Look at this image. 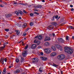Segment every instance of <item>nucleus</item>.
I'll use <instances>...</instances> for the list:
<instances>
[{
	"label": "nucleus",
	"instance_id": "nucleus-1",
	"mask_svg": "<svg viewBox=\"0 0 74 74\" xmlns=\"http://www.w3.org/2000/svg\"><path fill=\"white\" fill-rule=\"evenodd\" d=\"M65 52L68 54H71L73 53V49L71 48L66 47L64 48Z\"/></svg>",
	"mask_w": 74,
	"mask_h": 74
},
{
	"label": "nucleus",
	"instance_id": "nucleus-2",
	"mask_svg": "<svg viewBox=\"0 0 74 74\" xmlns=\"http://www.w3.org/2000/svg\"><path fill=\"white\" fill-rule=\"evenodd\" d=\"M65 57V56L64 55H59L58 56V60H62L64 59Z\"/></svg>",
	"mask_w": 74,
	"mask_h": 74
},
{
	"label": "nucleus",
	"instance_id": "nucleus-3",
	"mask_svg": "<svg viewBox=\"0 0 74 74\" xmlns=\"http://www.w3.org/2000/svg\"><path fill=\"white\" fill-rule=\"evenodd\" d=\"M45 51L47 54H49L51 53V49H50L49 48L46 49H45Z\"/></svg>",
	"mask_w": 74,
	"mask_h": 74
},
{
	"label": "nucleus",
	"instance_id": "nucleus-4",
	"mask_svg": "<svg viewBox=\"0 0 74 74\" xmlns=\"http://www.w3.org/2000/svg\"><path fill=\"white\" fill-rule=\"evenodd\" d=\"M27 51H25L23 52L22 53V55L23 57L25 58L27 54Z\"/></svg>",
	"mask_w": 74,
	"mask_h": 74
},
{
	"label": "nucleus",
	"instance_id": "nucleus-5",
	"mask_svg": "<svg viewBox=\"0 0 74 74\" xmlns=\"http://www.w3.org/2000/svg\"><path fill=\"white\" fill-rule=\"evenodd\" d=\"M42 35H40L38 36H37L35 37V38H37L36 39V40H39L42 39Z\"/></svg>",
	"mask_w": 74,
	"mask_h": 74
},
{
	"label": "nucleus",
	"instance_id": "nucleus-6",
	"mask_svg": "<svg viewBox=\"0 0 74 74\" xmlns=\"http://www.w3.org/2000/svg\"><path fill=\"white\" fill-rule=\"evenodd\" d=\"M58 40L60 43H63L64 42V40H63V39L61 38H58Z\"/></svg>",
	"mask_w": 74,
	"mask_h": 74
},
{
	"label": "nucleus",
	"instance_id": "nucleus-7",
	"mask_svg": "<svg viewBox=\"0 0 74 74\" xmlns=\"http://www.w3.org/2000/svg\"><path fill=\"white\" fill-rule=\"evenodd\" d=\"M32 62L33 63L37 62L38 61V58H34L32 59Z\"/></svg>",
	"mask_w": 74,
	"mask_h": 74
},
{
	"label": "nucleus",
	"instance_id": "nucleus-8",
	"mask_svg": "<svg viewBox=\"0 0 74 74\" xmlns=\"http://www.w3.org/2000/svg\"><path fill=\"white\" fill-rule=\"evenodd\" d=\"M40 59L43 61H46L47 60V58L45 57H40Z\"/></svg>",
	"mask_w": 74,
	"mask_h": 74
},
{
	"label": "nucleus",
	"instance_id": "nucleus-9",
	"mask_svg": "<svg viewBox=\"0 0 74 74\" xmlns=\"http://www.w3.org/2000/svg\"><path fill=\"white\" fill-rule=\"evenodd\" d=\"M53 27H54V26L53 25H50L47 28L49 30H51V29H53Z\"/></svg>",
	"mask_w": 74,
	"mask_h": 74
},
{
	"label": "nucleus",
	"instance_id": "nucleus-10",
	"mask_svg": "<svg viewBox=\"0 0 74 74\" xmlns=\"http://www.w3.org/2000/svg\"><path fill=\"white\" fill-rule=\"evenodd\" d=\"M50 40V38L49 37L46 36L45 37V41H47V40Z\"/></svg>",
	"mask_w": 74,
	"mask_h": 74
},
{
	"label": "nucleus",
	"instance_id": "nucleus-11",
	"mask_svg": "<svg viewBox=\"0 0 74 74\" xmlns=\"http://www.w3.org/2000/svg\"><path fill=\"white\" fill-rule=\"evenodd\" d=\"M56 55V53H52L50 54V56L53 57Z\"/></svg>",
	"mask_w": 74,
	"mask_h": 74
},
{
	"label": "nucleus",
	"instance_id": "nucleus-12",
	"mask_svg": "<svg viewBox=\"0 0 74 74\" xmlns=\"http://www.w3.org/2000/svg\"><path fill=\"white\" fill-rule=\"evenodd\" d=\"M38 40H34V43H37L38 45H39L40 42V41H38Z\"/></svg>",
	"mask_w": 74,
	"mask_h": 74
},
{
	"label": "nucleus",
	"instance_id": "nucleus-13",
	"mask_svg": "<svg viewBox=\"0 0 74 74\" xmlns=\"http://www.w3.org/2000/svg\"><path fill=\"white\" fill-rule=\"evenodd\" d=\"M36 47V45L35 44L33 45L32 46H31V48L32 49H34Z\"/></svg>",
	"mask_w": 74,
	"mask_h": 74
},
{
	"label": "nucleus",
	"instance_id": "nucleus-14",
	"mask_svg": "<svg viewBox=\"0 0 74 74\" xmlns=\"http://www.w3.org/2000/svg\"><path fill=\"white\" fill-rule=\"evenodd\" d=\"M52 25H54L55 27L57 25V23L56 22H52Z\"/></svg>",
	"mask_w": 74,
	"mask_h": 74
},
{
	"label": "nucleus",
	"instance_id": "nucleus-15",
	"mask_svg": "<svg viewBox=\"0 0 74 74\" xmlns=\"http://www.w3.org/2000/svg\"><path fill=\"white\" fill-rule=\"evenodd\" d=\"M20 70H17L16 71H15V72H14V73H20Z\"/></svg>",
	"mask_w": 74,
	"mask_h": 74
},
{
	"label": "nucleus",
	"instance_id": "nucleus-16",
	"mask_svg": "<svg viewBox=\"0 0 74 74\" xmlns=\"http://www.w3.org/2000/svg\"><path fill=\"white\" fill-rule=\"evenodd\" d=\"M51 48H52V49H53V50L54 51H55L56 50V48L55 47V46H52Z\"/></svg>",
	"mask_w": 74,
	"mask_h": 74
},
{
	"label": "nucleus",
	"instance_id": "nucleus-17",
	"mask_svg": "<svg viewBox=\"0 0 74 74\" xmlns=\"http://www.w3.org/2000/svg\"><path fill=\"white\" fill-rule=\"evenodd\" d=\"M45 46H49V43L48 42H46L45 43Z\"/></svg>",
	"mask_w": 74,
	"mask_h": 74
},
{
	"label": "nucleus",
	"instance_id": "nucleus-18",
	"mask_svg": "<svg viewBox=\"0 0 74 74\" xmlns=\"http://www.w3.org/2000/svg\"><path fill=\"white\" fill-rule=\"evenodd\" d=\"M6 69L5 68L4 69L3 71V72H2V73L3 74H5L6 73Z\"/></svg>",
	"mask_w": 74,
	"mask_h": 74
},
{
	"label": "nucleus",
	"instance_id": "nucleus-19",
	"mask_svg": "<svg viewBox=\"0 0 74 74\" xmlns=\"http://www.w3.org/2000/svg\"><path fill=\"white\" fill-rule=\"evenodd\" d=\"M21 59L20 60L21 62H23V61L25 60V59L21 57Z\"/></svg>",
	"mask_w": 74,
	"mask_h": 74
},
{
	"label": "nucleus",
	"instance_id": "nucleus-20",
	"mask_svg": "<svg viewBox=\"0 0 74 74\" xmlns=\"http://www.w3.org/2000/svg\"><path fill=\"white\" fill-rule=\"evenodd\" d=\"M68 27L71 29H73V30H74V27L71 26H68Z\"/></svg>",
	"mask_w": 74,
	"mask_h": 74
},
{
	"label": "nucleus",
	"instance_id": "nucleus-21",
	"mask_svg": "<svg viewBox=\"0 0 74 74\" xmlns=\"http://www.w3.org/2000/svg\"><path fill=\"white\" fill-rule=\"evenodd\" d=\"M1 63L3 64H4V60H3V58H2L1 59Z\"/></svg>",
	"mask_w": 74,
	"mask_h": 74
},
{
	"label": "nucleus",
	"instance_id": "nucleus-22",
	"mask_svg": "<svg viewBox=\"0 0 74 74\" xmlns=\"http://www.w3.org/2000/svg\"><path fill=\"white\" fill-rule=\"evenodd\" d=\"M56 47L58 49L62 48L61 46H60L59 45H57L56 46Z\"/></svg>",
	"mask_w": 74,
	"mask_h": 74
},
{
	"label": "nucleus",
	"instance_id": "nucleus-23",
	"mask_svg": "<svg viewBox=\"0 0 74 74\" xmlns=\"http://www.w3.org/2000/svg\"><path fill=\"white\" fill-rule=\"evenodd\" d=\"M5 46L4 45L3 47H1L0 48V49L1 50H3L5 48Z\"/></svg>",
	"mask_w": 74,
	"mask_h": 74
},
{
	"label": "nucleus",
	"instance_id": "nucleus-24",
	"mask_svg": "<svg viewBox=\"0 0 74 74\" xmlns=\"http://www.w3.org/2000/svg\"><path fill=\"white\" fill-rule=\"evenodd\" d=\"M27 23H25V24H23V28H24L25 27V26H27Z\"/></svg>",
	"mask_w": 74,
	"mask_h": 74
},
{
	"label": "nucleus",
	"instance_id": "nucleus-25",
	"mask_svg": "<svg viewBox=\"0 0 74 74\" xmlns=\"http://www.w3.org/2000/svg\"><path fill=\"white\" fill-rule=\"evenodd\" d=\"M42 7V6L41 5H38L37 6V8H41Z\"/></svg>",
	"mask_w": 74,
	"mask_h": 74
},
{
	"label": "nucleus",
	"instance_id": "nucleus-26",
	"mask_svg": "<svg viewBox=\"0 0 74 74\" xmlns=\"http://www.w3.org/2000/svg\"><path fill=\"white\" fill-rule=\"evenodd\" d=\"M19 60L18 58H16V62L18 63V62H19Z\"/></svg>",
	"mask_w": 74,
	"mask_h": 74
},
{
	"label": "nucleus",
	"instance_id": "nucleus-27",
	"mask_svg": "<svg viewBox=\"0 0 74 74\" xmlns=\"http://www.w3.org/2000/svg\"><path fill=\"white\" fill-rule=\"evenodd\" d=\"M15 13L17 15H19V13L18 12V11H15Z\"/></svg>",
	"mask_w": 74,
	"mask_h": 74
},
{
	"label": "nucleus",
	"instance_id": "nucleus-28",
	"mask_svg": "<svg viewBox=\"0 0 74 74\" xmlns=\"http://www.w3.org/2000/svg\"><path fill=\"white\" fill-rule=\"evenodd\" d=\"M53 66H54L55 67H56L58 66V65H56L54 64H53Z\"/></svg>",
	"mask_w": 74,
	"mask_h": 74
},
{
	"label": "nucleus",
	"instance_id": "nucleus-29",
	"mask_svg": "<svg viewBox=\"0 0 74 74\" xmlns=\"http://www.w3.org/2000/svg\"><path fill=\"white\" fill-rule=\"evenodd\" d=\"M18 12H19V13L21 14V15H23V12H22V11H20V10H18Z\"/></svg>",
	"mask_w": 74,
	"mask_h": 74
},
{
	"label": "nucleus",
	"instance_id": "nucleus-30",
	"mask_svg": "<svg viewBox=\"0 0 74 74\" xmlns=\"http://www.w3.org/2000/svg\"><path fill=\"white\" fill-rule=\"evenodd\" d=\"M39 72L40 73L42 72V69H41V68H39Z\"/></svg>",
	"mask_w": 74,
	"mask_h": 74
},
{
	"label": "nucleus",
	"instance_id": "nucleus-31",
	"mask_svg": "<svg viewBox=\"0 0 74 74\" xmlns=\"http://www.w3.org/2000/svg\"><path fill=\"white\" fill-rule=\"evenodd\" d=\"M17 33H16V34H17V35H18V34H19L20 33V31L19 30L18 31H16Z\"/></svg>",
	"mask_w": 74,
	"mask_h": 74
},
{
	"label": "nucleus",
	"instance_id": "nucleus-32",
	"mask_svg": "<svg viewBox=\"0 0 74 74\" xmlns=\"http://www.w3.org/2000/svg\"><path fill=\"white\" fill-rule=\"evenodd\" d=\"M34 14H36V15H39V13L36 12H34Z\"/></svg>",
	"mask_w": 74,
	"mask_h": 74
},
{
	"label": "nucleus",
	"instance_id": "nucleus-33",
	"mask_svg": "<svg viewBox=\"0 0 74 74\" xmlns=\"http://www.w3.org/2000/svg\"><path fill=\"white\" fill-rule=\"evenodd\" d=\"M27 47H28V46L27 45L25 47V50L27 49Z\"/></svg>",
	"mask_w": 74,
	"mask_h": 74
},
{
	"label": "nucleus",
	"instance_id": "nucleus-34",
	"mask_svg": "<svg viewBox=\"0 0 74 74\" xmlns=\"http://www.w3.org/2000/svg\"><path fill=\"white\" fill-rule=\"evenodd\" d=\"M8 42H5V43H4V46L8 45Z\"/></svg>",
	"mask_w": 74,
	"mask_h": 74
},
{
	"label": "nucleus",
	"instance_id": "nucleus-35",
	"mask_svg": "<svg viewBox=\"0 0 74 74\" xmlns=\"http://www.w3.org/2000/svg\"><path fill=\"white\" fill-rule=\"evenodd\" d=\"M5 16H6V17H7V18L9 17V14H6L5 15Z\"/></svg>",
	"mask_w": 74,
	"mask_h": 74
},
{
	"label": "nucleus",
	"instance_id": "nucleus-36",
	"mask_svg": "<svg viewBox=\"0 0 74 74\" xmlns=\"http://www.w3.org/2000/svg\"><path fill=\"white\" fill-rule=\"evenodd\" d=\"M30 16H33V15H34V14H33V13H30Z\"/></svg>",
	"mask_w": 74,
	"mask_h": 74
},
{
	"label": "nucleus",
	"instance_id": "nucleus-37",
	"mask_svg": "<svg viewBox=\"0 0 74 74\" xmlns=\"http://www.w3.org/2000/svg\"><path fill=\"white\" fill-rule=\"evenodd\" d=\"M33 23L32 22L30 23V26H33Z\"/></svg>",
	"mask_w": 74,
	"mask_h": 74
},
{
	"label": "nucleus",
	"instance_id": "nucleus-38",
	"mask_svg": "<svg viewBox=\"0 0 74 74\" xmlns=\"http://www.w3.org/2000/svg\"><path fill=\"white\" fill-rule=\"evenodd\" d=\"M2 3L3 4H5V5L7 4V3H6V2H3Z\"/></svg>",
	"mask_w": 74,
	"mask_h": 74
},
{
	"label": "nucleus",
	"instance_id": "nucleus-39",
	"mask_svg": "<svg viewBox=\"0 0 74 74\" xmlns=\"http://www.w3.org/2000/svg\"><path fill=\"white\" fill-rule=\"evenodd\" d=\"M5 31L6 32H8L9 31V29H5Z\"/></svg>",
	"mask_w": 74,
	"mask_h": 74
},
{
	"label": "nucleus",
	"instance_id": "nucleus-40",
	"mask_svg": "<svg viewBox=\"0 0 74 74\" xmlns=\"http://www.w3.org/2000/svg\"><path fill=\"white\" fill-rule=\"evenodd\" d=\"M34 11H38V10L37 9H34Z\"/></svg>",
	"mask_w": 74,
	"mask_h": 74
},
{
	"label": "nucleus",
	"instance_id": "nucleus-41",
	"mask_svg": "<svg viewBox=\"0 0 74 74\" xmlns=\"http://www.w3.org/2000/svg\"><path fill=\"white\" fill-rule=\"evenodd\" d=\"M55 18L56 19H57V18H58V15L55 16Z\"/></svg>",
	"mask_w": 74,
	"mask_h": 74
},
{
	"label": "nucleus",
	"instance_id": "nucleus-42",
	"mask_svg": "<svg viewBox=\"0 0 74 74\" xmlns=\"http://www.w3.org/2000/svg\"><path fill=\"white\" fill-rule=\"evenodd\" d=\"M66 40H69V37L68 36H66Z\"/></svg>",
	"mask_w": 74,
	"mask_h": 74
},
{
	"label": "nucleus",
	"instance_id": "nucleus-43",
	"mask_svg": "<svg viewBox=\"0 0 74 74\" xmlns=\"http://www.w3.org/2000/svg\"><path fill=\"white\" fill-rule=\"evenodd\" d=\"M0 7H4V5H3L2 4H0Z\"/></svg>",
	"mask_w": 74,
	"mask_h": 74
},
{
	"label": "nucleus",
	"instance_id": "nucleus-44",
	"mask_svg": "<svg viewBox=\"0 0 74 74\" xmlns=\"http://www.w3.org/2000/svg\"><path fill=\"white\" fill-rule=\"evenodd\" d=\"M28 5V4H27V3H23L24 5Z\"/></svg>",
	"mask_w": 74,
	"mask_h": 74
},
{
	"label": "nucleus",
	"instance_id": "nucleus-45",
	"mask_svg": "<svg viewBox=\"0 0 74 74\" xmlns=\"http://www.w3.org/2000/svg\"><path fill=\"white\" fill-rule=\"evenodd\" d=\"M23 12H24V13H25V14H27V12L25 11V10H23Z\"/></svg>",
	"mask_w": 74,
	"mask_h": 74
},
{
	"label": "nucleus",
	"instance_id": "nucleus-46",
	"mask_svg": "<svg viewBox=\"0 0 74 74\" xmlns=\"http://www.w3.org/2000/svg\"><path fill=\"white\" fill-rule=\"evenodd\" d=\"M9 17H10V16H12V15L11 14H9Z\"/></svg>",
	"mask_w": 74,
	"mask_h": 74
},
{
	"label": "nucleus",
	"instance_id": "nucleus-47",
	"mask_svg": "<svg viewBox=\"0 0 74 74\" xmlns=\"http://www.w3.org/2000/svg\"><path fill=\"white\" fill-rule=\"evenodd\" d=\"M4 37L5 38H7L8 37V36L6 35L5 36H4Z\"/></svg>",
	"mask_w": 74,
	"mask_h": 74
},
{
	"label": "nucleus",
	"instance_id": "nucleus-48",
	"mask_svg": "<svg viewBox=\"0 0 74 74\" xmlns=\"http://www.w3.org/2000/svg\"><path fill=\"white\" fill-rule=\"evenodd\" d=\"M71 11H74V9L73 8H71Z\"/></svg>",
	"mask_w": 74,
	"mask_h": 74
},
{
	"label": "nucleus",
	"instance_id": "nucleus-49",
	"mask_svg": "<svg viewBox=\"0 0 74 74\" xmlns=\"http://www.w3.org/2000/svg\"><path fill=\"white\" fill-rule=\"evenodd\" d=\"M29 29H30V28H27V29H26V30H25V31L27 32V30H28Z\"/></svg>",
	"mask_w": 74,
	"mask_h": 74
},
{
	"label": "nucleus",
	"instance_id": "nucleus-50",
	"mask_svg": "<svg viewBox=\"0 0 74 74\" xmlns=\"http://www.w3.org/2000/svg\"><path fill=\"white\" fill-rule=\"evenodd\" d=\"M26 33H23V36H25L26 35Z\"/></svg>",
	"mask_w": 74,
	"mask_h": 74
},
{
	"label": "nucleus",
	"instance_id": "nucleus-51",
	"mask_svg": "<svg viewBox=\"0 0 74 74\" xmlns=\"http://www.w3.org/2000/svg\"><path fill=\"white\" fill-rule=\"evenodd\" d=\"M14 4H17V2H14Z\"/></svg>",
	"mask_w": 74,
	"mask_h": 74
},
{
	"label": "nucleus",
	"instance_id": "nucleus-52",
	"mask_svg": "<svg viewBox=\"0 0 74 74\" xmlns=\"http://www.w3.org/2000/svg\"><path fill=\"white\" fill-rule=\"evenodd\" d=\"M70 7H71V8H72V7H73V5H70Z\"/></svg>",
	"mask_w": 74,
	"mask_h": 74
},
{
	"label": "nucleus",
	"instance_id": "nucleus-53",
	"mask_svg": "<svg viewBox=\"0 0 74 74\" xmlns=\"http://www.w3.org/2000/svg\"><path fill=\"white\" fill-rule=\"evenodd\" d=\"M40 54L41 55H43V53H42V52H41V53H40Z\"/></svg>",
	"mask_w": 74,
	"mask_h": 74
},
{
	"label": "nucleus",
	"instance_id": "nucleus-54",
	"mask_svg": "<svg viewBox=\"0 0 74 74\" xmlns=\"http://www.w3.org/2000/svg\"><path fill=\"white\" fill-rule=\"evenodd\" d=\"M38 49H40L41 48V46H39L38 47Z\"/></svg>",
	"mask_w": 74,
	"mask_h": 74
},
{
	"label": "nucleus",
	"instance_id": "nucleus-55",
	"mask_svg": "<svg viewBox=\"0 0 74 74\" xmlns=\"http://www.w3.org/2000/svg\"><path fill=\"white\" fill-rule=\"evenodd\" d=\"M52 35H53V36L54 37L55 36V34H52Z\"/></svg>",
	"mask_w": 74,
	"mask_h": 74
},
{
	"label": "nucleus",
	"instance_id": "nucleus-56",
	"mask_svg": "<svg viewBox=\"0 0 74 74\" xmlns=\"http://www.w3.org/2000/svg\"><path fill=\"white\" fill-rule=\"evenodd\" d=\"M4 61H5V62H6V58H5L4 59Z\"/></svg>",
	"mask_w": 74,
	"mask_h": 74
},
{
	"label": "nucleus",
	"instance_id": "nucleus-57",
	"mask_svg": "<svg viewBox=\"0 0 74 74\" xmlns=\"http://www.w3.org/2000/svg\"><path fill=\"white\" fill-rule=\"evenodd\" d=\"M60 49V51H62V48H59Z\"/></svg>",
	"mask_w": 74,
	"mask_h": 74
},
{
	"label": "nucleus",
	"instance_id": "nucleus-58",
	"mask_svg": "<svg viewBox=\"0 0 74 74\" xmlns=\"http://www.w3.org/2000/svg\"><path fill=\"white\" fill-rule=\"evenodd\" d=\"M55 18V16H54L53 17V19H54V18Z\"/></svg>",
	"mask_w": 74,
	"mask_h": 74
},
{
	"label": "nucleus",
	"instance_id": "nucleus-59",
	"mask_svg": "<svg viewBox=\"0 0 74 74\" xmlns=\"http://www.w3.org/2000/svg\"><path fill=\"white\" fill-rule=\"evenodd\" d=\"M72 38H73V39H74V36H72Z\"/></svg>",
	"mask_w": 74,
	"mask_h": 74
},
{
	"label": "nucleus",
	"instance_id": "nucleus-60",
	"mask_svg": "<svg viewBox=\"0 0 74 74\" xmlns=\"http://www.w3.org/2000/svg\"><path fill=\"white\" fill-rule=\"evenodd\" d=\"M20 4H21V5H23V3H19Z\"/></svg>",
	"mask_w": 74,
	"mask_h": 74
},
{
	"label": "nucleus",
	"instance_id": "nucleus-61",
	"mask_svg": "<svg viewBox=\"0 0 74 74\" xmlns=\"http://www.w3.org/2000/svg\"><path fill=\"white\" fill-rule=\"evenodd\" d=\"M42 1V2H45V0H43Z\"/></svg>",
	"mask_w": 74,
	"mask_h": 74
},
{
	"label": "nucleus",
	"instance_id": "nucleus-62",
	"mask_svg": "<svg viewBox=\"0 0 74 74\" xmlns=\"http://www.w3.org/2000/svg\"><path fill=\"white\" fill-rule=\"evenodd\" d=\"M61 74H63V71H61Z\"/></svg>",
	"mask_w": 74,
	"mask_h": 74
},
{
	"label": "nucleus",
	"instance_id": "nucleus-63",
	"mask_svg": "<svg viewBox=\"0 0 74 74\" xmlns=\"http://www.w3.org/2000/svg\"><path fill=\"white\" fill-rule=\"evenodd\" d=\"M49 36H51L52 34H49Z\"/></svg>",
	"mask_w": 74,
	"mask_h": 74
},
{
	"label": "nucleus",
	"instance_id": "nucleus-64",
	"mask_svg": "<svg viewBox=\"0 0 74 74\" xmlns=\"http://www.w3.org/2000/svg\"><path fill=\"white\" fill-rule=\"evenodd\" d=\"M18 19H22V18H21V17H19V18H18Z\"/></svg>",
	"mask_w": 74,
	"mask_h": 74
}]
</instances>
